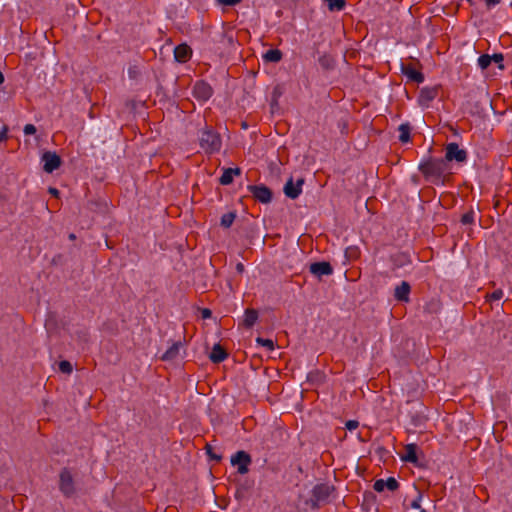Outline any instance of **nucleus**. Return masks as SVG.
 I'll return each instance as SVG.
<instances>
[{
  "mask_svg": "<svg viewBox=\"0 0 512 512\" xmlns=\"http://www.w3.org/2000/svg\"><path fill=\"white\" fill-rule=\"evenodd\" d=\"M199 144L207 154L218 152L222 146L220 135L211 129H204L200 132Z\"/></svg>",
  "mask_w": 512,
  "mask_h": 512,
  "instance_id": "obj_1",
  "label": "nucleus"
},
{
  "mask_svg": "<svg viewBox=\"0 0 512 512\" xmlns=\"http://www.w3.org/2000/svg\"><path fill=\"white\" fill-rule=\"evenodd\" d=\"M425 176L440 177L448 172L447 161L443 158L431 159L420 166Z\"/></svg>",
  "mask_w": 512,
  "mask_h": 512,
  "instance_id": "obj_2",
  "label": "nucleus"
},
{
  "mask_svg": "<svg viewBox=\"0 0 512 512\" xmlns=\"http://www.w3.org/2000/svg\"><path fill=\"white\" fill-rule=\"evenodd\" d=\"M334 488L329 484H319L316 485L312 490L311 501L315 506H319L328 502L331 494L333 493Z\"/></svg>",
  "mask_w": 512,
  "mask_h": 512,
  "instance_id": "obj_3",
  "label": "nucleus"
},
{
  "mask_svg": "<svg viewBox=\"0 0 512 512\" xmlns=\"http://www.w3.org/2000/svg\"><path fill=\"white\" fill-rule=\"evenodd\" d=\"M251 462V456L243 450L237 451L231 456L232 466L237 467L238 473L242 475L248 473Z\"/></svg>",
  "mask_w": 512,
  "mask_h": 512,
  "instance_id": "obj_4",
  "label": "nucleus"
},
{
  "mask_svg": "<svg viewBox=\"0 0 512 512\" xmlns=\"http://www.w3.org/2000/svg\"><path fill=\"white\" fill-rule=\"evenodd\" d=\"M447 162L456 161L463 163L467 160V152L464 149H460L457 143H449L445 148V158Z\"/></svg>",
  "mask_w": 512,
  "mask_h": 512,
  "instance_id": "obj_5",
  "label": "nucleus"
},
{
  "mask_svg": "<svg viewBox=\"0 0 512 512\" xmlns=\"http://www.w3.org/2000/svg\"><path fill=\"white\" fill-rule=\"evenodd\" d=\"M59 489L66 496L71 497L75 493V484L69 470L64 469L59 476Z\"/></svg>",
  "mask_w": 512,
  "mask_h": 512,
  "instance_id": "obj_6",
  "label": "nucleus"
},
{
  "mask_svg": "<svg viewBox=\"0 0 512 512\" xmlns=\"http://www.w3.org/2000/svg\"><path fill=\"white\" fill-rule=\"evenodd\" d=\"M41 160L43 162V169L47 173H52L61 165V158L55 152H45Z\"/></svg>",
  "mask_w": 512,
  "mask_h": 512,
  "instance_id": "obj_7",
  "label": "nucleus"
},
{
  "mask_svg": "<svg viewBox=\"0 0 512 512\" xmlns=\"http://www.w3.org/2000/svg\"><path fill=\"white\" fill-rule=\"evenodd\" d=\"M248 190L252 193L253 197L261 203H269L272 198L270 189L263 185H250Z\"/></svg>",
  "mask_w": 512,
  "mask_h": 512,
  "instance_id": "obj_8",
  "label": "nucleus"
},
{
  "mask_svg": "<svg viewBox=\"0 0 512 512\" xmlns=\"http://www.w3.org/2000/svg\"><path fill=\"white\" fill-rule=\"evenodd\" d=\"M303 183V179H299L296 183H294L293 179L290 178L284 186L285 195L290 199H296L302 192Z\"/></svg>",
  "mask_w": 512,
  "mask_h": 512,
  "instance_id": "obj_9",
  "label": "nucleus"
},
{
  "mask_svg": "<svg viewBox=\"0 0 512 512\" xmlns=\"http://www.w3.org/2000/svg\"><path fill=\"white\" fill-rule=\"evenodd\" d=\"M193 94L196 98L206 101L212 96V88L209 84L198 81L193 87Z\"/></svg>",
  "mask_w": 512,
  "mask_h": 512,
  "instance_id": "obj_10",
  "label": "nucleus"
},
{
  "mask_svg": "<svg viewBox=\"0 0 512 512\" xmlns=\"http://www.w3.org/2000/svg\"><path fill=\"white\" fill-rule=\"evenodd\" d=\"M310 272L318 277L327 276L333 273V268L328 262H315L310 265Z\"/></svg>",
  "mask_w": 512,
  "mask_h": 512,
  "instance_id": "obj_11",
  "label": "nucleus"
},
{
  "mask_svg": "<svg viewBox=\"0 0 512 512\" xmlns=\"http://www.w3.org/2000/svg\"><path fill=\"white\" fill-rule=\"evenodd\" d=\"M192 56V49L187 44L183 43L175 47L174 57L180 63L187 62Z\"/></svg>",
  "mask_w": 512,
  "mask_h": 512,
  "instance_id": "obj_12",
  "label": "nucleus"
},
{
  "mask_svg": "<svg viewBox=\"0 0 512 512\" xmlns=\"http://www.w3.org/2000/svg\"><path fill=\"white\" fill-rule=\"evenodd\" d=\"M401 71L408 77V79L416 83H422L424 81V75L420 71L416 70L412 65H402Z\"/></svg>",
  "mask_w": 512,
  "mask_h": 512,
  "instance_id": "obj_13",
  "label": "nucleus"
},
{
  "mask_svg": "<svg viewBox=\"0 0 512 512\" xmlns=\"http://www.w3.org/2000/svg\"><path fill=\"white\" fill-rule=\"evenodd\" d=\"M410 285L406 281H402L400 285L395 288L394 297L398 301L408 302L410 294Z\"/></svg>",
  "mask_w": 512,
  "mask_h": 512,
  "instance_id": "obj_14",
  "label": "nucleus"
},
{
  "mask_svg": "<svg viewBox=\"0 0 512 512\" xmlns=\"http://www.w3.org/2000/svg\"><path fill=\"white\" fill-rule=\"evenodd\" d=\"M417 445L414 443L407 444L405 446V453L401 456V460L409 463H417Z\"/></svg>",
  "mask_w": 512,
  "mask_h": 512,
  "instance_id": "obj_15",
  "label": "nucleus"
},
{
  "mask_svg": "<svg viewBox=\"0 0 512 512\" xmlns=\"http://www.w3.org/2000/svg\"><path fill=\"white\" fill-rule=\"evenodd\" d=\"M227 353L220 344H215L210 353V360L213 363H220L227 358Z\"/></svg>",
  "mask_w": 512,
  "mask_h": 512,
  "instance_id": "obj_16",
  "label": "nucleus"
},
{
  "mask_svg": "<svg viewBox=\"0 0 512 512\" xmlns=\"http://www.w3.org/2000/svg\"><path fill=\"white\" fill-rule=\"evenodd\" d=\"M241 170L239 168H228L223 171L222 176L220 177V183L222 185H229L232 183L235 175H240Z\"/></svg>",
  "mask_w": 512,
  "mask_h": 512,
  "instance_id": "obj_17",
  "label": "nucleus"
},
{
  "mask_svg": "<svg viewBox=\"0 0 512 512\" xmlns=\"http://www.w3.org/2000/svg\"><path fill=\"white\" fill-rule=\"evenodd\" d=\"M181 345L180 343H173L166 352L162 355L161 359L164 361H172L175 360L180 352Z\"/></svg>",
  "mask_w": 512,
  "mask_h": 512,
  "instance_id": "obj_18",
  "label": "nucleus"
},
{
  "mask_svg": "<svg viewBox=\"0 0 512 512\" xmlns=\"http://www.w3.org/2000/svg\"><path fill=\"white\" fill-rule=\"evenodd\" d=\"M399 141L402 143H408L410 141L411 126L408 123H403L398 128Z\"/></svg>",
  "mask_w": 512,
  "mask_h": 512,
  "instance_id": "obj_19",
  "label": "nucleus"
},
{
  "mask_svg": "<svg viewBox=\"0 0 512 512\" xmlns=\"http://www.w3.org/2000/svg\"><path fill=\"white\" fill-rule=\"evenodd\" d=\"M262 57L266 62L277 63L282 59V52L278 49H270Z\"/></svg>",
  "mask_w": 512,
  "mask_h": 512,
  "instance_id": "obj_20",
  "label": "nucleus"
},
{
  "mask_svg": "<svg viewBox=\"0 0 512 512\" xmlns=\"http://www.w3.org/2000/svg\"><path fill=\"white\" fill-rule=\"evenodd\" d=\"M258 319V313L254 309H247L244 314V324L252 327Z\"/></svg>",
  "mask_w": 512,
  "mask_h": 512,
  "instance_id": "obj_21",
  "label": "nucleus"
},
{
  "mask_svg": "<svg viewBox=\"0 0 512 512\" xmlns=\"http://www.w3.org/2000/svg\"><path fill=\"white\" fill-rule=\"evenodd\" d=\"M437 96V89L435 88H423L420 92V100L429 102Z\"/></svg>",
  "mask_w": 512,
  "mask_h": 512,
  "instance_id": "obj_22",
  "label": "nucleus"
},
{
  "mask_svg": "<svg viewBox=\"0 0 512 512\" xmlns=\"http://www.w3.org/2000/svg\"><path fill=\"white\" fill-rule=\"evenodd\" d=\"M330 11H340L345 6V0H324Z\"/></svg>",
  "mask_w": 512,
  "mask_h": 512,
  "instance_id": "obj_23",
  "label": "nucleus"
},
{
  "mask_svg": "<svg viewBox=\"0 0 512 512\" xmlns=\"http://www.w3.org/2000/svg\"><path fill=\"white\" fill-rule=\"evenodd\" d=\"M416 492V497L411 501L410 508L416 510V512H426L425 509L421 508L423 495L419 490H416Z\"/></svg>",
  "mask_w": 512,
  "mask_h": 512,
  "instance_id": "obj_24",
  "label": "nucleus"
},
{
  "mask_svg": "<svg viewBox=\"0 0 512 512\" xmlns=\"http://www.w3.org/2000/svg\"><path fill=\"white\" fill-rule=\"evenodd\" d=\"M236 218V214L234 212H228L222 215L221 217V225L225 228H229Z\"/></svg>",
  "mask_w": 512,
  "mask_h": 512,
  "instance_id": "obj_25",
  "label": "nucleus"
},
{
  "mask_svg": "<svg viewBox=\"0 0 512 512\" xmlns=\"http://www.w3.org/2000/svg\"><path fill=\"white\" fill-rule=\"evenodd\" d=\"M256 342H257L259 345H261V346L265 347V348H266L267 350H269V351H273V350H274V348H275L274 341H273V340H271V339H264V338H260V337H258V338L256 339Z\"/></svg>",
  "mask_w": 512,
  "mask_h": 512,
  "instance_id": "obj_26",
  "label": "nucleus"
},
{
  "mask_svg": "<svg viewBox=\"0 0 512 512\" xmlns=\"http://www.w3.org/2000/svg\"><path fill=\"white\" fill-rule=\"evenodd\" d=\"M492 62V57L487 55V54H484V55H481L479 58H478V65L479 67H481L482 69H486L487 67H489V65L491 64Z\"/></svg>",
  "mask_w": 512,
  "mask_h": 512,
  "instance_id": "obj_27",
  "label": "nucleus"
},
{
  "mask_svg": "<svg viewBox=\"0 0 512 512\" xmlns=\"http://www.w3.org/2000/svg\"><path fill=\"white\" fill-rule=\"evenodd\" d=\"M385 489L387 488L390 491H395L399 487V483L394 477H389L386 480H384Z\"/></svg>",
  "mask_w": 512,
  "mask_h": 512,
  "instance_id": "obj_28",
  "label": "nucleus"
},
{
  "mask_svg": "<svg viewBox=\"0 0 512 512\" xmlns=\"http://www.w3.org/2000/svg\"><path fill=\"white\" fill-rule=\"evenodd\" d=\"M59 370L62 373L70 374L72 372L73 368L69 361L63 360V361H60V363H59Z\"/></svg>",
  "mask_w": 512,
  "mask_h": 512,
  "instance_id": "obj_29",
  "label": "nucleus"
},
{
  "mask_svg": "<svg viewBox=\"0 0 512 512\" xmlns=\"http://www.w3.org/2000/svg\"><path fill=\"white\" fill-rule=\"evenodd\" d=\"M473 221H474V213L472 211L465 213L461 217V222L464 225L471 224V223H473Z\"/></svg>",
  "mask_w": 512,
  "mask_h": 512,
  "instance_id": "obj_30",
  "label": "nucleus"
},
{
  "mask_svg": "<svg viewBox=\"0 0 512 512\" xmlns=\"http://www.w3.org/2000/svg\"><path fill=\"white\" fill-rule=\"evenodd\" d=\"M242 0H216L218 5L221 6H235L238 5Z\"/></svg>",
  "mask_w": 512,
  "mask_h": 512,
  "instance_id": "obj_31",
  "label": "nucleus"
},
{
  "mask_svg": "<svg viewBox=\"0 0 512 512\" xmlns=\"http://www.w3.org/2000/svg\"><path fill=\"white\" fill-rule=\"evenodd\" d=\"M373 488L377 492H383L385 490L384 479H378L374 482Z\"/></svg>",
  "mask_w": 512,
  "mask_h": 512,
  "instance_id": "obj_32",
  "label": "nucleus"
},
{
  "mask_svg": "<svg viewBox=\"0 0 512 512\" xmlns=\"http://www.w3.org/2000/svg\"><path fill=\"white\" fill-rule=\"evenodd\" d=\"M359 426V422L356 421V420H349L346 422L345 424V427L349 430V431H353L355 429H357Z\"/></svg>",
  "mask_w": 512,
  "mask_h": 512,
  "instance_id": "obj_33",
  "label": "nucleus"
},
{
  "mask_svg": "<svg viewBox=\"0 0 512 512\" xmlns=\"http://www.w3.org/2000/svg\"><path fill=\"white\" fill-rule=\"evenodd\" d=\"M24 133L26 135H33L36 133V127L33 124H26L24 126Z\"/></svg>",
  "mask_w": 512,
  "mask_h": 512,
  "instance_id": "obj_34",
  "label": "nucleus"
},
{
  "mask_svg": "<svg viewBox=\"0 0 512 512\" xmlns=\"http://www.w3.org/2000/svg\"><path fill=\"white\" fill-rule=\"evenodd\" d=\"M206 450H207V454L209 455V457L211 459L216 460V461H220L221 460V456L220 455L214 454V452H212V447L210 445L206 446Z\"/></svg>",
  "mask_w": 512,
  "mask_h": 512,
  "instance_id": "obj_35",
  "label": "nucleus"
},
{
  "mask_svg": "<svg viewBox=\"0 0 512 512\" xmlns=\"http://www.w3.org/2000/svg\"><path fill=\"white\" fill-rule=\"evenodd\" d=\"M503 296H504L503 291H502V290H500V289H498V290H495V291L491 294V296H490V297H491V299H492V300L497 301V300L502 299V298H503Z\"/></svg>",
  "mask_w": 512,
  "mask_h": 512,
  "instance_id": "obj_36",
  "label": "nucleus"
},
{
  "mask_svg": "<svg viewBox=\"0 0 512 512\" xmlns=\"http://www.w3.org/2000/svg\"><path fill=\"white\" fill-rule=\"evenodd\" d=\"M7 132H8V128L6 126H3L1 131H0V142L6 140Z\"/></svg>",
  "mask_w": 512,
  "mask_h": 512,
  "instance_id": "obj_37",
  "label": "nucleus"
},
{
  "mask_svg": "<svg viewBox=\"0 0 512 512\" xmlns=\"http://www.w3.org/2000/svg\"><path fill=\"white\" fill-rule=\"evenodd\" d=\"M500 3V0H486V5L488 7L495 6Z\"/></svg>",
  "mask_w": 512,
  "mask_h": 512,
  "instance_id": "obj_38",
  "label": "nucleus"
},
{
  "mask_svg": "<svg viewBox=\"0 0 512 512\" xmlns=\"http://www.w3.org/2000/svg\"><path fill=\"white\" fill-rule=\"evenodd\" d=\"M211 316V311L209 309H204L202 311V317L203 318H209Z\"/></svg>",
  "mask_w": 512,
  "mask_h": 512,
  "instance_id": "obj_39",
  "label": "nucleus"
},
{
  "mask_svg": "<svg viewBox=\"0 0 512 512\" xmlns=\"http://www.w3.org/2000/svg\"><path fill=\"white\" fill-rule=\"evenodd\" d=\"M492 60L499 62L503 60V56L501 54H494Z\"/></svg>",
  "mask_w": 512,
  "mask_h": 512,
  "instance_id": "obj_40",
  "label": "nucleus"
},
{
  "mask_svg": "<svg viewBox=\"0 0 512 512\" xmlns=\"http://www.w3.org/2000/svg\"><path fill=\"white\" fill-rule=\"evenodd\" d=\"M49 193H51L53 196H58L59 192L56 188H49Z\"/></svg>",
  "mask_w": 512,
  "mask_h": 512,
  "instance_id": "obj_41",
  "label": "nucleus"
},
{
  "mask_svg": "<svg viewBox=\"0 0 512 512\" xmlns=\"http://www.w3.org/2000/svg\"><path fill=\"white\" fill-rule=\"evenodd\" d=\"M347 253H351V255H356L357 248L350 247L347 249Z\"/></svg>",
  "mask_w": 512,
  "mask_h": 512,
  "instance_id": "obj_42",
  "label": "nucleus"
},
{
  "mask_svg": "<svg viewBox=\"0 0 512 512\" xmlns=\"http://www.w3.org/2000/svg\"><path fill=\"white\" fill-rule=\"evenodd\" d=\"M236 269L238 272H242L244 270V266L242 263H238L236 266Z\"/></svg>",
  "mask_w": 512,
  "mask_h": 512,
  "instance_id": "obj_43",
  "label": "nucleus"
},
{
  "mask_svg": "<svg viewBox=\"0 0 512 512\" xmlns=\"http://www.w3.org/2000/svg\"><path fill=\"white\" fill-rule=\"evenodd\" d=\"M4 82V75L3 73L0 71V84H2Z\"/></svg>",
  "mask_w": 512,
  "mask_h": 512,
  "instance_id": "obj_44",
  "label": "nucleus"
},
{
  "mask_svg": "<svg viewBox=\"0 0 512 512\" xmlns=\"http://www.w3.org/2000/svg\"><path fill=\"white\" fill-rule=\"evenodd\" d=\"M69 237H70V239H74L75 238L74 234H71Z\"/></svg>",
  "mask_w": 512,
  "mask_h": 512,
  "instance_id": "obj_45",
  "label": "nucleus"
}]
</instances>
